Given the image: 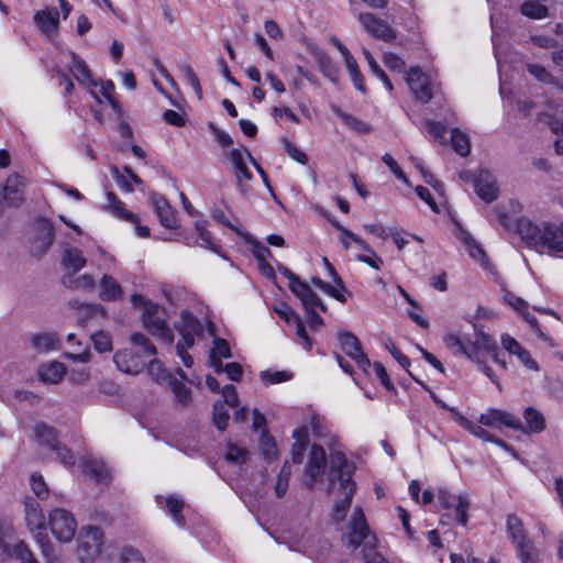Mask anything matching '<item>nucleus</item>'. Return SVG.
Wrapping results in <instances>:
<instances>
[{"label": "nucleus", "instance_id": "f257e3e1", "mask_svg": "<svg viewBox=\"0 0 563 563\" xmlns=\"http://www.w3.org/2000/svg\"><path fill=\"white\" fill-rule=\"evenodd\" d=\"M474 341H465L459 335L449 333L443 336V342L446 349L455 356H465L472 362L476 363L478 369L482 371L498 388H500L499 380L493 369L483 360V354L486 353L499 364L504 369L507 368L506 362L499 358V351L497 343L490 335L484 332L483 327L474 324Z\"/></svg>", "mask_w": 563, "mask_h": 563}, {"label": "nucleus", "instance_id": "f03ea898", "mask_svg": "<svg viewBox=\"0 0 563 563\" xmlns=\"http://www.w3.org/2000/svg\"><path fill=\"white\" fill-rule=\"evenodd\" d=\"M516 230L521 240L539 253L563 256V223H536L528 218H520Z\"/></svg>", "mask_w": 563, "mask_h": 563}, {"label": "nucleus", "instance_id": "7ed1b4c3", "mask_svg": "<svg viewBox=\"0 0 563 563\" xmlns=\"http://www.w3.org/2000/svg\"><path fill=\"white\" fill-rule=\"evenodd\" d=\"M353 471L354 468L347 463L344 453L341 451L330 453V486L334 489L335 482H339L342 494V498L335 500L331 514V519L338 523L345 519L355 492V483L352 482Z\"/></svg>", "mask_w": 563, "mask_h": 563}, {"label": "nucleus", "instance_id": "20e7f679", "mask_svg": "<svg viewBox=\"0 0 563 563\" xmlns=\"http://www.w3.org/2000/svg\"><path fill=\"white\" fill-rule=\"evenodd\" d=\"M347 528L349 547L356 549L363 545L361 552L363 563H387L385 558L376 550L377 539L374 534H371L369 527L360 506L353 509Z\"/></svg>", "mask_w": 563, "mask_h": 563}, {"label": "nucleus", "instance_id": "39448f33", "mask_svg": "<svg viewBox=\"0 0 563 563\" xmlns=\"http://www.w3.org/2000/svg\"><path fill=\"white\" fill-rule=\"evenodd\" d=\"M48 525L53 536L60 542L71 541L77 530L74 515L64 508H55L49 512Z\"/></svg>", "mask_w": 563, "mask_h": 563}, {"label": "nucleus", "instance_id": "423d86ee", "mask_svg": "<svg viewBox=\"0 0 563 563\" xmlns=\"http://www.w3.org/2000/svg\"><path fill=\"white\" fill-rule=\"evenodd\" d=\"M282 273L288 279V287L290 291L301 301L306 310L318 307L321 311H327V306L317 296V294L310 288V286L301 282L292 272L288 268H282Z\"/></svg>", "mask_w": 563, "mask_h": 563}, {"label": "nucleus", "instance_id": "0eeeda50", "mask_svg": "<svg viewBox=\"0 0 563 563\" xmlns=\"http://www.w3.org/2000/svg\"><path fill=\"white\" fill-rule=\"evenodd\" d=\"M157 305H148L147 310L143 312V324L151 334L156 335L163 342L170 344L174 340L173 331L165 319L157 314Z\"/></svg>", "mask_w": 563, "mask_h": 563}, {"label": "nucleus", "instance_id": "6e6552de", "mask_svg": "<svg viewBox=\"0 0 563 563\" xmlns=\"http://www.w3.org/2000/svg\"><path fill=\"white\" fill-rule=\"evenodd\" d=\"M113 362L119 371L128 375H137L146 365L145 356L132 349L117 351L113 355Z\"/></svg>", "mask_w": 563, "mask_h": 563}, {"label": "nucleus", "instance_id": "1a4fd4ad", "mask_svg": "<svg viewBox=\"0 0 563 563\" xmlns=\"http://www.w3.org/2000/svg\"><path fill=\"white\" fill-rule=\"evenodd\" d=\"M341 350L355 361L357 366L366 372L371 366V361L367 355L362 351L360 340L350 331H341L338 334Z\"/></svg>", "mask_w": 563, "mask_h": 563}, {"label": "nucleus", "instance_id": "9d476101", "mask_svg": "<svg viewBox=\"0 0 563 563\" xmlns=\"http://www.w3.org/2000/svg\"><path fill=\"white\" fill-rule=\"evenodd\" d=\"M478 422L482 426L492 428H500L504 426L514 430H523V423H521L518 417L506 410L496 408H489L483 412L479 416Z\"/></svg>", "mask_w": 563, "mask_h": 563}, {"label": "nucleus", "instance_id": "9b49d317", "mask_svg": "<svg viewBox=\"0 0 563 563\" xmlns=\"http://www.w3.org/2000/svg\"><path fill=\"white\" fill-rule=\"evenodd\" d=\"M55 239L54 225L51 220L42 219L36 222L35 234L31 242L33 255L41 256L47 252Z\"/></svg>", "mask_w": 563, "mask_h": 563}, {"label": "nucleus", "instance_id": "f8f14e48", "mask_svg": "<svg viewBox=\"0 0 563 563\" xmlns=\"http://www.w3.org/2000/svg\"><path fill=\"white\" fill-rule=\"evenodd\" d=\"M328 465L330 466V462H327L323 448L313 444L310 449L308 463L305 468L306 475L309 477L307 486L310 489L313 487L314 482L325 473Z\"/></svg>", "mask_w": 563, "mask_h": 563}, {"label": "nucleus", "instance_id": "ddd939ff", "mask_svg": "<svg viewBox=\"0 0 563 563\" xmlns=\"http://www.w3.org/2000/svg\"><path fill=\"white\" fill-rule=\"evenodd\" d=\"M455 421L465 430L471 432L474 437L487 441L493 442L504 449L506 452L510 453L514 457H518V454L516 451L508 445L504 440L493 435L489 431L484 429L481 424H477L471 420H468L466 417L461 415L460 412H455Z\"/></svg>", "mask_w": 563, "mask_h": 563}, {"label": "nucleus", "instance_id": "4468645a", "mask_svg": "<svg viewBox=\"0 0 563 563\" xmlns=\"http://www.w3.org/2000/svg\"><path fill=\"white\" fill-rule=\"evenodd\" d=\"M358 21L363 27L376 38L385 42H391L396 38L394 30L385 21L376 18L369 12L360 13Z\"/></svg>", "mask_w": 563, "mask_h": 563}, {"label": "nucleus", "instance_id": "2eb2a0df", "mask_svg": "<svg viewBox=\"0 0 563 563\" xmlns=\"http://www.w3.org/2000/svg\"><path fill=\"white\" fill-rule=\"evenodd\" d=\"M69 71L81 86L86 87L89 90V92L98 102H101L100 98L96 93V88L98 84L91 77L90 70L88 69L86 63L73 52L69 53Z\"/></svg>", "mask_w": 563, "mask_h": 563}, {"label": "nucleus", "instance_id": "dca6fc26", "mask_svg": "<svg viewBox=\"0 0 563 563\" xmlns=\"http://www.w3.org/2000/svg\"><path fill=\"white\" fill-rule=\"evenodd\" d=\"M150 203L157 216L162 227L175 229L177 225L176 211L169 202L156 192H150Z\"/></svg>", "mask_w": 563, "mask_h": 563}, {"label": "nucleus", "instance_id": "f3484780", "mask_svg": "<svg viewBox=\"0 0 563 563\" xmlns=\"http://www.w3.org/2000/svg\"><path fill=\"white\" fill-rule=\"evenodd\" d=\"M474 187L477 196L489 203L498 197V185L496 177L487 169H481L474 179Z\"/></svg>", "mask_w": 563, "mask_h": 563}, {"label": "nucleus", "instance_id": "a211bd4d", "mask_svg": "<svg viewBox=\"0 0 563 563\" xmlns=\"http://www.w3.org/2000/svg\"><path fill=\"white\" fill-rule=\"evenodd\" d=\"M406 81L417 99L422 102H429L432 99L428 78L419 67H411L408 70Z\"/></svg>", "mask_w": 563, "mask_h": 563}, {"label": "nucleus", "instance_id": "6ab92c4d", "mask_svg": "<svg viewBox=\"0 0 563 563\" xmlns=\"http://www.w3.org/2000/svg\"><path fill=\"white\" fill-rule=\"evenodd\" d=\"M25 178L19 174L10 175L3 188V199L9 206L18 207L24 199Z\"/></svg>", "mask_w": 563, "mask_h": 563}, {"label": "nucleus", "instance_id": "aec40b11", "mask_svg": "<svg viewBox=\"0 0 563 563\" xmlns=\"http://www.w3.org/2000/svg\"><path fill=\"white\" fill-rule=\"evenodd\" d=\"M25 520L31 531L34 529L38 532H45V517L43 515L40 504L33 497L24 499Z\"/></svg>", "mask_w": 563, "mask_h": 563}, {"label": "nucleus", "instance_id": "412c9836", "mask_svg": "<svg viewBox=\"0 0 563 563\" xmlns=\"http://www.w3.org/2000/svg\"><path fill=\"white\" fill-rule=\"evenodd\" d=\"M34 22L43 33L53 35L58 29L59 12L56 8L40 10L34 14Z\"/></svg>", "mask_w": 563, "mask_h": 563}, {"label": "nucleus", "instance_id": "4be33fe9", "mask_svg": "<svg viewBox=\"0 0 563 563\" xmlns=\"http://www.w3.org/2000/svg\"><path fill=\"white\" fill-rule=\"evenodd\" d=\"M230 158L235 168L236 186L239 187L240 191L245 195L249 191V186L243 185L241 180L242 178H244L245 180H251L253 175L245 165L240 150L233 148L230 152Z\"/></svg>", "mask_w": 563, "mask_h": 563}, {"label": "nucleus", "instance_id": "5701e85b", "mask_svg": "<svg viewBox=\"0 0 563 563\" xmlns=\"http://www.w3.org/2000/svg\"><path fill=\"white\" fill-rule=\"evenodd\" d=\"M522 416L526 423L523 424V430H520L521 432L526 434L540 433L545 429V418L534 407L525 408Z\"/></svg>", "mask_w": 563, "mask_h": 563}, {"label": "nucleus", "instance_id": "b1692460", "mask_svg": "<svg viewBox=\"0 0 563 563\" xmlns=\"http://www.w3.org/2000/svg\"><path fill=\"white\" fill-rule=\"evenodd\" d=\"M102 532L97 527H88L80 549L87 552L88 556H95L101 552Z\"/></svg>", "mask_w": 563, "mask_h": 563}, {"label": "nucleus", "instance_id": "393cba45", "mask_svg": "<svg viewBox=\"0 0 563 563\" xmlns=\"http://www.w3.org/2000/svg\"><path fill=\"white\" fill-rule=\"evenodd\" d=\"M32 346L38 353H47L60 347V340L55 332H42L32 336Z\"/></svg>", "mask_w": 563, "mask_h": 563}, {"label": "nucleus", "instance_id": "a878e982", "mask_svg": "<svg viewBox=\"0 0 563 563\" xmlns=\"http://www.w3.org/2000/svg\"><path fill=\"white\" fill-rule=\"evenodd\" d=\"M108 203L106 209L117 218H120L128 222H137V216L132 211L125 209L124 203L115 196V194L107 192Z\"/></svg>", "mask_w": 563, "mask_h": 563}, {"label": "nucleus", "instance_id": "bb28decb", "mask_svg": "<svg viewBox=\"0 0 563 563\" xmlns=\"http://www.w3.org/2000/svg\"><path fill=\"white\" fill-rule=\"evenodd\" d=\"M66 373V367L60 362H51L38 368V376L42 382L47 384H58Z\"/></svg>", "mask_w": 563, "mask_h": 563}, {"label": "nucleus", "instance_id": "cd10ccee", "mask_svg": "<svg viewBox=\"0 0 563 563\" xmlns=\"http://www.w3.org/2000/svg\"><path fill=\"white\" fill-rule=\"evenodd\" d=\"M506 529L515 545L530 541L526 536L521 519L516 515L507 516Z\"/></svg>", "mask_w": 563, "mask_h": 563}, {"label": "nucleus", "instance_id": "c85d7f7f", "mask_svg": "<svg viewBox=\"0 0 563 563\" xmlns=\"http://www.w3.org/2000/svg\"><path fill=\"white\" fill-rule=\"evenodd\" d=\"M99 296L106 301L117 300L122 296V288L112 276L104 275L100 283Z\"/></svg>", "mask_w": 563, "mask_h": 563}, {"label": "nucleus", "instance_id": "c756f323", "mask_svg": "<svg viewBox=\"0 0 563 563\" xmlns=\"http://www.w3.org/2000/svg\"><path fill=\"white\" fill-rule=\"evenodd\" d=\"M62 261L67 269H71L75 274L86 265V258L82 252L77 247H68L64 251Z\"/></svg>", "mask_w": 563, "mask_h": 563}, {"label": "nucleus", "instance_id": "7c9ffc66", "mask_svg": "<svg viewBox=\"0 0 563 563\" xmlns=\"http://www.w3.org/2000/svg\"><path fill=\"white\" fill-rule=\"evenodd\" d=\"M331 110L354 132L357 134H367L372 131L371 125L360 119L342 111L338 106H332Z\"/></svg>", "mask_w": 563, "mask_h": 563}, {"label": "nucleus", "instance_id": "2f4dec72", "mask_svg": "<svg viewBox=\"0 0 563 563\" xmlns=\"http://www.w3.org/2000/svg\"><path fill=\"white\" fill-rule=\"evenodd\" d=\"M165 500L167 511L172 515L174 521L179 526H185V518L181 514L184 508V500L176 496H168L166 498L157 497V505H162V501Z\"/></svg>", "mask_w": 563, "mask_h": 563}, {"label": "nucleus", "instance_id": "473e14b6", "mask_svg": "<svg viewBox=\"0 0 563 563\" xmlns=\"http://www.w3.org/2000/svg\"><path fill=\"white\" fill-rule=\"evenodd\" d=\"M295 443L291 449V459L294 463H301L303 460V452L306 450V443L308 440V428L302 427L295 430L294 433Z\"/></svg>", "mask_w": 563, "mask_h": 563}, {"label": "nucleus", "instance_id": "72a5a7b5", "mask_svg": "<svg viewBox=\"0 0 563 563\" xmlns=\"http://www.w3.org/2000/svg\"><path fill=\"white\" fill-rule=\"evenodd\" d=\"M177 374L180 376L181 380L173 378L169 380V384L177 401L183 405H187L191 400V391L183 382L186 379V374L181 368L177 369Z\"/></svg>", "mask_w": 563, "mask_h": 563}, {"label": "nucleus", "instance_id": "f704fd0d", "mask_svg": "<svg viewBox=\"0 0 563 563\" xmlns=\"http://www.w3.org/2000/svg\"><path fill=\"white\" fill-rule=\"evenodd\" d=\"M69 306L71 308H76V309H79L82 311L85 318L79 319L80 324H84V322H86V319H89V318H93V317H98V316L101 318L106 317V309L102 306L97 305V303H85V302H80V301L74 299V300L69 301Z\"/></svg>", "mask_w": 563, "mask_h": 563}, {"label": "nucleus", "instance_id": "c9c22d12", "mask_svg": "<svg viewBox=\"0 0 563 563\" xmlns=\"http://www.w3.org/2000/svg\"><path fill=\"white\" fill-rule=\"evenodd\" d=\"M84 471L96 478L98 482H106L109 477L107 465L96 459H86L82 462Z\"/></svg>", "mask_w": 563, "mask_h": 563}, {"label": "nucleus", "instance_id": "e433bc0d", "mask_svg": "<svg viewBox=\"0 0 563 563\" xmlns=\"http://www.w3.org/2000/svg\"><path fill=\"white\" fill-rule=\"evenodd\" d=\"M545 0H525L521 4V13L530 19H543L548 15Z\"/></svg>", "mask_w": 563, "mask_h": 563}, {"label": "nucleus", "instance_id": "4c0bfd02", "mask_svg": "<svg viewBox=\"0 0 563 563\" xmlns=\"http://www.w3.org/2000/svg\"><path fill=\"white\" fill-rule=\"evenodd\" d=\"M316 59L323 76L335 82L339 78V68L332 58L325 53H318Z\"/></svg>", "mask_w": 563, "mask_h": 563}, {"label": "nucleus", "instance_id": "58836bf2", "mask_svg": "<svg viewBox=\"0 0 563 563\" xmlns=\"http://www.w3.org/2000/svg\"><path fill=\"white\" fill-rule=\"evenodd\" d=\"M63 284L70 289L74 290H86L92 289L95 286V280L92 276L88 274H84L80 276H75L74 274L65 276L63 278Z\"/></svg>", "mask_w": 563, "mask_h": 563}, {"label": "nucleus", "instance_id": "ea45409f", "mask_svg": "<svg viewBox=\"0 0 563 563\" xmlns=\"http://www.w3.org/2000/svg\"><path fill=\"white\" fill-rule=\"evenodd\" d=\"M207 224L208 222L206 220H199L195 223V230L198 235V245L214 253H219V247L212 242L211 233L208 231Z\"/></svg>", "mask_w": 563, "mask_h": 563}, {"label": "nucleus", "instance_id": "a19ab883", "mask_svg": "<svg viewBox=\"0 0 563 563\" xmlns=\"http://www.w3.org/2000/svg\"><path fill=\"white\" fill-rule=\"evenodd\" d=\"M538 120L549 124L553 133L562 136V139L554 143V148L558 155H563V120L553 119L551 115L544 113H540Z\"/></svg>", "mask_w": 563, "mask_h": 563}, {"label": "nucleus", "instance_id": "79ce46f5", "mask_svg": "<svg viewBox=\"0 0 563 563\" xmlns=\"http://www.w3.org/2000/svg\"><path fill=\"white\" fill-rule=\"evenodd\" d=\"M180 318L181 322L177 327L179 332L191 333L196 335L202 334L201 323L194 314L188 311H183Z\"/></svg>", "mask_w": 563, "mask_h": 563}, {"label": "nucleus", "instance_id": "37998d69", "mask_svg": "<svg viewBox=\"0 0 563 563\" xmlns=\"http://www.w3.org/2000/svg\"><path fill=\"white\" fill-rule=\"evenodd\" d=\"M35 539L43 556L46 559V563H65L64 560L52 550L47 533L38 532L35 534Z\"/></svg>", "mask_w": 563, "mask_h": 563}, {"label": "nucleus", "instance_id": "c03bdc74", "mask_svg": "<svg viewBox=\"0 0 563 563\" xmlns=\"http://www.w3.org/2000/svg\"><path fill=\"white\" fill-rule=\"evenodd\" d=\"M451 143L454 151L461 156H467L471 152V143L466 134L459 129L451 132Z\"/></svg>", "mask_w": 563, "mask_h": 563}, {"label": "nucleus", "instance_id": "a18cd8bd", "mask_svg": "<svg viewBox=\"0 0 563 563\" xmlns=\"http://www.w3.org/2000/svg\"><path fill=\"white\" fill-rule=\"evenodd\" d=\"M249 459V451L244 448L229 442L225 448V460L236 465H243Z\"/></svg>", "mask_w": 563, "mask_h": 563}, {"label": "nucleus", "instance_id": "49530a36", "mask_svg": "<svg viewBox=\"0 0 563 563\" xmlns=\"http://www.w3.org/2000/svg\"><path fill=\"white\" fill-rule=\"evenodd\" d=\"M459 239L465 245L471 257L475 260L483 258L485 256V252L479 244L475 241V239L465 230H461L459 234Z\"/></svg>", "mask_w": 563, "mask_h": 563}, {"label": "nucleus", "instance_id": "de8ad7c7", "mask_svg": "<svg viewBox=\"0 0 563 563\" xmlns=\"http://www.w3.org/2000/svg\"><path fill=\"white\" fill-rule=\"evenodd\" d=\"M5 553L18 559L20 563H38L33 552L24 541H19L14 544L12 551L9 550Z\"/></svg>", "mask_w": 563, "mask_h": 563}, {"label": "nucleus", "instance_id": "09e8293b", "mask_svg": "<svg viewBox=\"0 0 563 563\" xmlns=\"http://www.w3.org/2000/svg\"><path fill=\"white\" fill-rule=\"evenodd\" d=\"M260 448H261V452H262L264 459L267 461L275 460L278 455L276 442L273 439V437H271L267 433L266 430L262 431L261 440H260Z\"/></svg>", "mask_w": 563, "mask_h": 563}, {"label": "nucleus", "instance_id": "8fccbe9b", "mask_svg": "<svg viewBox=\"0 0 563 563\" xmlns=\"http://www.w3.org/2000/svg\"><path fill=\"white\" fill-rule=\"evenodd\" d=\"M344 62H345V66H346V69L349 71V75L351 77V80L354 85V87L364 92L365 91V86H364V79H363V76L357 67V63L355 60V58L350 55L347 56L346 58H344Z\"/></svg>", "mask_w": 563, "mask_h": 563}, {"label": "nucleus", "instance_id": "3c124183", "mask_svg": "<svg viewBox=\"0 0 563 563\" xmlns=\"http://www.w3.org/2000/svg\"><path fill=\"white\" fill-rule=\"evenodd\" d=\"M290 476V465L288 462H285L277 475L276 484H275V495L278 498L284 497L287 492L288 483Z\"/></svg>", "mask_w": 563, "mask_h": 563}, {"label": "nucleus", "instance_id": "603ef678", "mask_svg": "<svg viewBox=\"0 0 563 563\" xmlns=\"http://www.w3.org/2000/svg\"><path fill=\"white\" fill-rule=\"evenodd\" d=\"M34 432L37 440L46 446L52 448L55 443H57L54 429L43 422L35 424Z\"/></svg>", "mask_w": 563, "mask_h": 563}, {"label": "nucleus", "instance_id": "864d4df0", "mask_svg": "<svg viewBox=\"0 0 563 563\" xmlns=\"http://www.w3.org/2000/svg\"><path fill=\"white\" fill-rule=\"evenodd\" d=\"M528 73L542 84H556L552 74L539 64L528 63L526 65Z\"/></svg>", "mask_w": 563, "mask_h": 563}, {"label": "nucleus", "instance_id": "5fc2aeb1", "mask_svg": "<svg viewBox=\"0 0 563 563\" xmlns=\"http://www.w3.org/2000/svg\"><path fill=\"white\" fill-rule=\"evenodd\" d=\"M454 506L455 520L461 526L467 523V511L470 509V500L465 495H459L456 497V504Z\"/></svg>", "mask_w": 563, "mask_h": 563}, {"label": "nucleus", "instance_id": "6e6d98bb", "mask_svg": "<svg viewBox=\"0 0 563 563\" xmlns=\"http://www.w3.org/2000/svg\"><path fill=\"white\" fill-rule=\"evenodd\" d=\"M212 420L220 431L225 430L229 420V412L223 402L217 401L213 405Z\"/></svg>", "mask_w": 563, "mask_h": 563}, {"label": "nucleus", "instance_id": "4d7b16f0", "mask_svg": "<svg viewBox=\"0 0 563 563\" xmlns=\"http://www.w3.org/2000/svg\"><path fill=\"white\" fill-rule=\"evenodd\" d=\"M118 563H145L140 550L124 547L118 554Z\"/></svg>", "mask_w": 563, "mask_h": 563}, {"label": "nucleus", "instance_id": "13d9d810", "mask_svg": "<svg viewBox=\"0 0 563 563\" xmlns=\"http://www.w3.org/2000/svg\"><path fill=\"white\" fill-rule=\"evenodd\" d=\"M131 342L135 346L142 347L144 356H155L157 353L155 345L141 332L133 333L131 335Z\"/></svg>", "mask_w": 563, "mask_h": 563}, {"label": "nucleus", "instance_id": "bf43d9fd", "mask_svg": "<svg viewBox=\"0 0 563 563\" xmlns=\"http://www.w3.org/2000/svg\"><path fill=\"white\" fill-rule=\"evenodd\" d=\"M113 91H114V84L112 80H107L101 84L100 93L104 97V99L108 101V103L114 110V112H117L118 114H121L122 107L119 103V101L112 96Z\"/></svg>", "mask_w": 563, "mask_h": 563}, {"label": "nucleus", "instance_id": "052dcab7", "mask_svg": "<svg viewBox=\"0 0 563 563\" xmlns=\"http://www.w3.org/2000/svg\"><path fill=\"white\" fill-rule=\"evenodd\" d=\"M180 71L185 79L188 81V84L191 86L198 98L201 99L202 89L199 79L194 71V68L189 64H184L180 66Z\"/></svg>", "mask_w": 563, "mask_h": 563}, {"label": "nucleus", "instance_id": "680f3d73", "mask_svg": "<svg viewBox=\"0 0 563 563\" xmlns=\"http://www.w3.org/2000/svg\"><path fill=\"white\" fill-rule=\"evenodd\" d=\"M31 488L40 499H45L48 496V487L38 473H33L30 477Z\"/></svg>", "mask_w": 563, "mask_h": 563}, {"label": "nucleus", "instance_id": "e2e57ef3", "mask_svg": "<svg viewBox=\"0 0 563 563\" xmlns=\"http://www.w3.org/2000/svg\"><path fill=\"white\" fill-rule=\"evenodd\" d=\"M384 345L402 368L407 369L410 366V360L396 347L391 338H387Z\"/></svg>", "mask_w": 563, "mask_h": 563}, {"label": "nucleus", "instance_id": "0e129e2a", "mask_svg": "<svg viewBox=\"0 0 563 563\" xmlns=\"http://www.w3.org/2000/svg\"><path fill=\"white\" fill-rule=\"evenodd\" d=\"M516 548L521 563H537L534 547L531 541L520 543L519 545H516Z\"/></svg>", "mask_w": 563, "mask_h": 563}, {"label": "nucleus", "instance_id": "69168bd1", "mask_svg": "<svg viewBox=\"0 0 563 563\" xmlns=\"http://www.w3.org/2000/svg\"><path fill=\"white\" fill-rule=\"evenodd\" d=\"M93 347L99 352H108L112 349V342L109 334L99 332L91 335Z\"/></svg>", "mask_w": 563, "mask_h": 563}, {"label": "nucleus", "instance_id": "338daca9", "mask_svg": "<svg viewBox=\"0 0 563 563\" xmlns=\"http://www.w3.org/2000/svg\"><path fill=\"white\" fill-rule=\"evenodd\" d=\"M147 373L156 382H161L167 378L166 371L162 362L157 358H152L147 365Z\"/></svg>", "mask_w": 563, "mask_h": 563}, {"label": "nucleus", "instance_id": "774afa93", "mask_svg": "<svg viewBox=\"0 0 563 563\" xmlns=\"http://www.w3.org/2000/svg\"><path fill=\"white\" fill-rule=\"evenodd\" d=\"M51 449L56 452L57 459L65 466L70 467L75 464V456L66 446L55 443Z\"/></svg>", "mask_w": 563, "mask_h": 563}]
</instances>
